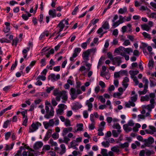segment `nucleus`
Segmentation results:
<instances>
[{
	"mask_svg": "<svg viewBox=\"0 0 156 156\" xmlns=\"http://www.w3.org/2000/svg\"><path fill=\"white\" fill-rule=\"evenodd\" d=\"M11 121V120H8L4 122V124L3 126V128H6L7 127L8 125L10 124V122Z\"/></svg>",
	"mask_w": 156,
	"mask_h": 156,
	"instance_id": "30",
	"label": "nucleus"
},
{
	"mask_svg": "<svg viewBox=\"0 0 156 156\" xmlns=\"http://www.w3.org/2000/svg\"><path fill=\"white\" fill-rule=\"evenodd\" d=\"M62 92H59L58 90L57 89H56L55 90L53 91V94L56 96L57 95H60L61 94Z\"/></svg>",
	"mask_w": 156,
	"mask_h": 156,
	"instance_id": "31",
	"label": "nucleus"
},
{
	"mask_svg": "<svg viewBox=\"0 0 156 156\" xmlns=\"http://www.w3.org/2000/svg\"><path fill=\"white\" fill-rule=\"evenodd\" d=\"M154 63V62L153 59L149 61L148 64V67L149 68H150V67L152 68L153 67V66Z\"/></svg>",
	"mask_w": 156,
	"mask_h": 156,
	"instance_id": "43",
	"label": "nucleus"
},
{
	"mask_svg": "<svg viewBox=\"0 0 156 156\" xmlns=\"http://www.w3.org/2000/svg\"><path fill=\"white\" fill-rule=\"evenodd\" d=\"M103 129L101 128H98V135L99 136H103L104 135V133L102 132Z\"/></svg>",
	"mask_w": 156,
	"mask_h": 156,
	"instance_id": "33",
	"label": "nucleus"
},
{
	"mask_svg": "<svg viewBox=\"0 0 156 156\" xmlns=\"http://www.w3.org/2000/svg\"><path fill=\"white\" fill-rule=\"evenodd\" d=\"M112 134L113 136L115 137H117L119 135V134L121 132H118V130L117 131L115 130H113L112 131Z\"/></svg>",
	"mask_w": 156,
	"mask_h": 156,
	"instance_id": "26",
	"label": "nucleus"
},
{
	"mask_svg": "<svg viewBox=\"0 0 156 156\" xmlns=\"http://www.w3.org/2000/svg\"><path fill=\"white\" fill-rule=\"evenodd\" d=\"M129 143L128 142H125L124 144H120V147L122 148L124 147H127L129 146Z\"/></svg>",
	"mask_w": 156,
	"mask_h": 156,
	"instance_id": "39",
	"label": "nucleus"
},
{
	"mask_svg": "<svg viewBox=\"0 0 156 156\" xmlns=\"http://www.w3.org/2000/svg\"><path fill=\"white\" fill-rule=\"evenodd\" d=\"M62 97V98L64 101H66L67 100L68 97L66 94V92L65 91L62 92L61 94L60 95Z\"/></svg>",
	"mask_w": 156,
	"mask_h": 156,
	"instance_id": "18",
	"label": "nucleus"
},
{
	"mask_svg": "<svg viewBox=\"0 0 156 156\" xmlns=\"http://www.w3.org/2000/svg\"><path fill=\"white\" fill-rule=\"evenodd\" d=\"M65 27V25L63 22V21H60L58 24L57 25V27H59L60 28H64Z\"/></svg>",
	"mask_w": 156,
	"mask_h": 156,
	"instance_id": "44",
	"label": "nucleus"
},
{
	"mask_svg": "<svg viewBox=\"0 0 156 156\" xmlns=\"http://www.w3.org/2000/svg\"><path fill=\"white\" fill-rule=\"evenodd\" d=\"M43 144L41 141H38L36 142L33 146L34 149L35 150H37L41 148L43 146Z\"/></svg>",
	"mask_w": 156,
	"mask_h": 156,
	"instance_id": "11",
	"label": "nucleus"
},
{
	"mask_svg": "<svg viewBox=\"0 0 156 156\" xmlns=\"http://www.w3.org/2000/svg\"><path fill=\"white\" fill-rule=\"evenodd\" d=\"M150 102L151 104L147 105V109L148 111L151 112V109L154 107L155 100L154 98H151Z\"/></svg>",
	"mask_w": 156,
	"mask_h": 156,
	"instance_id": "7",
	"label": "nucleus"
},
{
	"mask_svg": "<svg viewBox=\"0 0 156 156\" xmlns=\"http://www.w3.org/2000/svg\"><path fill=\"white\" fill-rule=\"evenodd\" d=\"M82 93V91L80 89H77L76 91V89L73 88H71L70 94L71 96L72 99L74 100L76 99L78 94Z\"/></svg>",
	"mask_w": 156,
	"mask_h": 156,
	"instance_id": "3",
	"label": "nucleus"
},
{
	"mask_svg": "<svg viewBox=\"0 0 156 156\" xmlns=\"http://www.w3.org/2000/svg\"><path fill=\"white\" fill-rule=\"evenodd\" d=\"M41 65V66H44L46 65V59L45 58H43L41 60L40 62Z\"/></svg>",
	"mask_w": 156,
	"mask_h": 156,
	"instance_id": "36",
	"label": "nucleus"
},
{
	"mask_svg": "<svg viewBox=\"0 0 156 156\" xmlns=\"http://www.w3.org/2000/svg\"><path fill=\"white\" fill-rule=\"evenodd\" d=\"M143 81L144 83V89L145 90H147V89L148 87V80L145 77H144L143 78Z\"/></svg>",
	"mask_w": 156,
	"mask_h": 156,
	"instance_id": "16",
	"label": "nucleus"
},
{
	"mask_svg": "<svg viewBox=\"0 0 156 156\" xmlns=\"http://www.w3.org/2000/svg\"><path fill=\"white\" fill-rule=\"evenodd\" d=\"M49 77L50 78L52 81H55L60 79V75L59 74H58L56 76H55L54 74L52 73L48 76V78L49 79Z\"/></svg>",
	"mask_w": 156,
	"mask_h": 156,
	"instance_id": "10",
	"label": "nucleus"
},
{
	"mask_svg": "<svg viewBox=\"0 0 156 156\" xmlns=\"http://www.w3.org/2000/svg\"><path fill=\"white\" fill-rule=\"evenodd\" d=\"M11 135V133L10 132H8L5 133V139L8 140Z\"/></svg>",
	"mask_w": 156,
	"mask_h": 156,
	"instance_id": "38",
	"label": "nucleus"
},
{
	"mask_svg": "<svg viewBox=\"0 0 156 156\" xmlns=\"http://www.w3.org/2000/svg\"><path fill=\"white\" fill-rule=\"evenodd\" d=\"M144 141L146 143V146L147 147H149L150 145L152 144L154 142V139L152 137L150 136L148 139L145 140Z\"/></svg>",
	"mask_w": 156,
	"mask_h": 156,
	"instance_id": "9",
	"label": "nucleus"
},
{
	"mask_svg": "<svg viewBox=\"0 0 156 156\" xmlns=\"http://www.w3.org/2000/svg\"><path fill=\"white\" fill-rule=\"evenodd\" d=\"M83 114L84 117L85 118H87L88 115V114L87 111H84L83 112Z\"/></svg>",
	"mask_w": 156,
	"mask_h": 156,
	"instance_id": "63",
	"label": "nucleus"
},
{
	"mask_svg": "<svg viewBox=\"0 0 156 156\" xmlns=\"http://www.w3.org/2000/svg\"><path fill=\"white\" fill-rule=\"evenodd\" d=\"M112 127L113 129H117L118 132H121V130L120 129L121 127L118 123H115Z\"/></svg>",
	"mask_w": 156,
	"mask_h": 156,
	"instance_id": "17",
	"label": "nucleus"
},
{
	"mask_svg": "<svg viewBox=\"0 0 156 156\" xmlns=\"http://www.w3.org/2000/svg\"><path fill=\"white\" fill-rule=\"evenodd\" d=\"M83 124L82 123H79L78 124L77 126L78 127L77 129V131H82L83 130Z\"/></svg>",
	"mask_w": 156,
	"mask_h": 156,
	"instance_id": "40",
	"label": "nucleus"
},
{
	"mask_svg": "<svg viewBox=\"0 0 156 156\" xmlns=\"http://www.w3.org/2000/svg\"><path fill=\"white\" fill-rule=\"evenodd\" d=\"M118 32L117 29H115L113 30L112 34L115 37H117L118 35Z\"/></svg>",
	"mask_w": 156,
	"mask_h": 156,
	"instance_id": "64",
	"label": "nucleus"
},
{
	"mask_svg": "<svg viewBox=\"0 0 156 156\" xmlns=\"http://www.w3.org/2000/svg\"><path fill=\"white\" fill-rule=\"evenodd\" d=\"M112 135V133L110 131H108L105 135V137L104 138L105 140H106L105 137H110Z\"/></svg>",
	"mask_w": 156,
	"mask_h": 156,
	"instance_id": "56",
	"label": "nucleus"
},
{
	"mask_svg": "<svg viewBox=\"0 0 156 156\" xmlns=\"http://www.w3.org/2000/svg\"><path fill=\"white\" fill-rule=\"evenodd\" d=\"M113 23L112 24V26L113 27H117L120 24H121L120 22H119V20L115 22L114 21V22H113Z\"/></svg>",
	"mask_w": 156,
	"mask_h": 156,
	"instance_id": "42",
	"label": "nucleus"
},
{
	"mask_svg": "<svg viewBox=\"0 0 156 156\" xmlns=\"http://www.w3.org/2000/svg\"><path fill=\"white\" fill-rule=\"evenodd\" d=\"M121 59V58L119 56H116L112 60L113 62V64H115V63H117V65L118 66H119L122 63Z\"/></svg>",
	"mask_w": 156,
	"mask_h": 156,
	"instance_id": "8",
	"label": "nucleus"
},
{
	"mask_svg": "<svg viewBox=\"0 0 156 156\" xmlns=\"http://www.w3.org/2000/svg\"><path fill=\"white\" fill-rule=\"evenodd\" d=\"M127 8L126 7H124L123 8H120L118 11V13L119 14H123L127 12Z\"/></svg>",
	"mask_w": 156,
	"mask_h": 156,
	"instance_id": "21",
	"label": "nucleus"
},
{
	"mask_svg": "<svg viewBox=\"0 0 156 156\" xmlns=\"http://www.w3.org/2000/svg\"><path fill=\"white\" fill-rule=\"evenodd\" d=\"M125 49V51L128 54H129L130 52H133V50L131 48H127Z\"/></svg>",
	"mask_w": 156,
	"mask_h": 156,
	"instance_id": "54",
	"label": "nucleus"
},
{
	"mask_svg": "<svg viewBox=\"0 0 156 156\" xmlns=\"http://www.w3.org/2000/svg\"><path fill=\"white\" fill-rule=\"evenodd\" d=\"M52 131L51 129H49L47 132L45 136L44 137V140L47 141L48 140L49 138L51 137V134Z\"/></svg>",
	"mask_w": 156,
	"mask_h": 156,
	"instance_id": "14",
	"label": "nucleus"
},
{
	"mask_svg": "<svg viewBox=\"0 0 156 156\" xmlns=\"http://www.w3.org/2000/svg\"><path fill=\"white\" fill-rule=\"evenodd\" d=\"M49 14L51 16L52 18L56 17V10L55 9L49 10Z\"/></svg>",
	"mask_w": 156,
	"mask_h": 156,
	"instance_id": "19",
	"label": "nucleus"
},
{
	"mask_svg": "<svg viewBox=\"0 0 156 156\" xmlns=\"http://www.w3.org/2000/svg\"><path fill=\"white\" fill-rule=\"evenodd\" d=\"M17 62L16 60L15 62V63L12 64V65L11 68L10 70H13L17 66Z\"/></svg>",
	"mask_w": 156,
	"mask_h": 156,
	"instance_id": "48",
	"label": "nucleus"
},
{
	"mask_svg": "<svg viewBox=\"0 0 156 156\" xmlns=\"http://www.w3.org/2000/svg\"><path fill=\"white\" fill-rule=\"evenodd\" d=\"M64 136V143H65L66 144H68V142L70 140V139L68 137L66 136Z\"/></svg>",
	"mask_w": 156,
	"mask_h": 156,
	"instance_id": "37",
	"label": "nucleus"
},
{
	"mask_svg": "<svg viewBox=\"0 0 156 156\" xmlns=\"http://www.w3.org/2000/svg\"><path fill=\"white\" fill-rule=\"evenodd\" d=\"M130 42L128 40H125L123 43V45L126 46L130 44Z\"/></svg>",
	"mask_w": 156,
	"mask_h": 156,
	"instance_id": "61",
	"label": "nucleus"
},
{
	"mask_svg": "<svg viewBox=\"0 0 156 156\" xmlns=\"http://www.w3.org/2000/svg\"><path fill=\"white\" fill-rule=\"evenodd\" d=\"M81 51V49L80 48H75L72 56L70 58V60L71 61H74V58L78 56V54L80 53Z\"/></svg>",
	"mask_w": 156,
	"mask_h": 156,
	"instance_id": "6",
	"label": "nucleus"
},
{
	"mask_svg": "<svg viewBox=\"0 0 156 156\" xmlns=\"http://www.w3.org/2000/svg\"><path fill=\"white\" fill-rule=\"evenodd\" d=\"M147 91V90H145L144 89L143 91H139L138 92L140 95H144L145 94Z\"/></svg>",
	"mask_w": 156,
	"mask_h": 156,
	"instance_id": "52",
	"label": "nucleus"
},
{
	"mask_svg": "<svg viewBox=\"0 0 156 156\" xmlns=\"http://www.w3.org/2000/svg\"><path fill=\"white\" fill-rule=\"evenodd\" d=\"M51 136L54 139H57L58 138V134H57L56 133H54L52 134Z\"/></svg>",
	"mask_w": 156,
	"mask_h": 156,
	"instance_id": "60",
	"label": "nucleus"
},
{
	"mask_svg": "<svg viewBox=\"0 0 156 156\" xmlns=\"http://www.w3.org/2000/svg\"><path fill=\"white\" fill-rule=\"evenodd\" d=\"M27 110H25L24 111L21 112V113L22 114L23 118H25L26 117H27V116L26 115V114H27Z\"/></svg>",
	"mask_w": 156,
	"mask_h": 156,
	"instance_id": "45",
	"label": "nucleus"
},
{
	"mask_svg": "<svg viewBox=\"0 0 156 156\" xmlns=\"http://www.w3.org/2000/svg\"><path fill=\"white\" fill-rule=\"evenodd\" d=\"M101 144L102 145L105 147H108L109 146V142L108 141H107L106 142H103Z\"/></svg>",
	"mask_w": 156,
	"mask_h": 156,
	"instance_id": "35",
	"label": "nucleus"
},
{
	"mask_svg": "<svg viewBox=\"0 0 156 156\" xmlns=\"http://www.w3.org/2000/svg\"><path fill=\"white\" fill-rule=\"evenodd\" d=\"M30 47H27L26 49H24L22 51L23 54H27V52L30 50Z\"/></svg>",
	"mask_w": 156,
	"mask_h": 156,
	"instance_id": "41",
	"label": "nucleus"
},
{
	"mask_svg": "<svg viewBox=\"0 0 156 156\" xmlns=\"http://www.w3.org/2000/svg\"><path fill=\"white\" fill-rule=\"evenodd\" d=\"M102 27L105 30L109 29V25L108 21H105L102 26Z\"/></svg>",
	"mask_w": 156,
	"mask_h": 156,
	"instance_id": "22",
	"label": "nucleus"
},
{
	"mask_svg": "<svg viewBox=\"0 0 156 156\" xmlns=\"http://www.w3.org/2000/svg\"><path fill=\"white\" fill-rule=\"evenodd\" d=\"M95 123H91V124L89 125V129L92 130L94 129L95 128L94 126Z\"/></svg>",
	"mask_w": 156,
	"mask_h": 156,
	"instance_id": "53",
	"label": "nucleus"
},
{
	"mask_svg": "<svg viewBox=\"0 0 156 156\" xmlns=\"http://www.w3.org/2000/svg\"><path fill=\"white\" fill-rule=\"evenodd\" d=\"M120 74H124L125 75L128 76V74L127 73V72L126 70H122L119 72Z\"/></svg>",
	"mask_w": 156,
	"mask_h": 156,
	"instance_id": "57",
	"label": "nucleus"
},
{
	"mask_svg": "<svg viewBox=\"0 0 156 156\" xmlns=\"http://www.w3.org/2000/svg\"><path fill=\"white\" fill-rule=\"evenodd\" d=\"M101 153L103 156H108V154L107 153V150L106 149H102Z\"/></svg>",
	"mask_w": 156,
	"mask_h": 156,
	"instance_id": "27",
	"label": "nucleus"
},
{
	"mask_svg": "<svg viewBox=\"0 0 156 156\" xmlns=\"http://www.w3.org/2000/svg\"><path fill=\"white\" fill-rule=\"evenodd\" d=\"M86 104L88 107V110L90 111L93 107L92 104L90 103L88 100H87L86 102Z\"/></svg>",
	"mask_w": 156,
	"mask_h": 156,
	"instance_id": "20",
	"label": "nucleus"
},
{
	"mask_svg": "<svg viewBox=\"0 0 156 156\" xmlns=\"http://www.w3.org/2000/svg\"><path fill=\"white\" fill-rule=\"evenodd\" d=\"M31 14L30 13H28L27 15L26 14H23L22 17L25 20H27L28 19L29 17H30Z\"/></svg>",
	"mask_w": 156,
	"mask_h": 156,
	"instance_id": "23",
	"label": "nucleus"
},
{
	"mask_svg": "<svg viewBox=\"0 0 156 156\" xmlns=\"http://www.w3.org/2000/svg\"><path fill=\"white\" fill-rule=\"evenodd\" d=\"M99 99L100 100L101 102L103 103H104L105 102V99L103 98L102 96H99Z\"/></svg>",
	"mask_w": 156,
	"mask_h": 156,
	"instance_id": "59",
	"label": "nucleus"
},
{
	"mask_svg": "<svg viewBox=\"0 0 156 156\" xmlns=\"http://www.w3.org/2000/svg\"><path fill=\"white\" fill-rule=\"evenodd\" d=\"M111 150L114 152L117 153H118L119 151V150L116 147H112L111 149Z\"/></svg>",
	"mask_w": 156,
	"mask_h": 156,
	"instance_id": "49",
	"label": "nucleus"
},
{
	"mask_svg": "<svg viewBox=\"0 0 156 156\" xmlns=\"http://www.w3.org/2000/svg\"><path fill=\"white\" fill-rule=\"evenodd\" d=\"M138 95L137 94H135L134 96L130 98V99L129 101V103H126L125 106L128 108L130 106L134 107L135 105L134 102H136L137 99Z\"/></svg>",
	"mask_w": 156,
	"mask_h": 156,
	"instance_id": "2",
	"label": "nucleus"
},
{
	"mask_svg": "<svg viewBox=\"0 0 156 156\" xmlns=\"http://www.w3.org/2000/svg\"><path fill=\"white\" fill-rule=\"evenodd\" d=\"M106 123L105 121H102L101 122L100 124L99 125L98 128H101L103 129H104V127Z\"/></svg>",
	"mask_w": 156,
	"mask_h": 156,
	"instance_id": "32",
	"label": "nucleus"
},
{
	"mask_svg": "<svg viewBox=\"0 0 156 156\" xmlns=\"http://www.w3.org/2000/svg\"><path fill=\"white\" fill-rule=\"evenodd\" d=\"M149 97L148 95H146L144 97H141L140 100L141 101H148L149 100Z\"/></svg>",
	"mask_w": 156,
	"mask_h": 156,
	"instance_id": "24",
	"label": "nucleus"
},
{
	"mask_svg": "<svg viewBox=\"0 0 156 156\" xmlns=\"http://www.w3.org/2000/svg\"><path fill=\"white\" fill-rule=\"evenodd\" d=\"M125 19L124 17H123L122 16L120 15L119 16V19L118 20L121 23H122L124 22Z\"/></svg>",
	"mask_w": 156,
	"mask_h": 156,
	"instance_id": "50",
	"label": "nucleus"
},
{
	"mask_svg": "<svg viewBox=\"0 0 156 156\" xmlns=\"http://www.w3.org/2000/svg\"><path fill=\"white\" fill-rule=\"evenodd\" d=\"M99 84L102 88L105 87V83L102 81H99Z\"/></svg>",
	"mask_w": 156,
	"mask_h": 156,
	"instance_id": "62",
	"label": "nucleus"
},
{
	"mask_svg": "<svg viewBox=\"0 0 156 156\" xmlns=\"http://www.w3.org/2000/svg\"><path fill=\"white\" fill-rule=\"evenodd\" d=\"M18 41V38L16 37L15 39H14L12 40V45H13L14 44H15V45L16 46L17 44Z\"/></svg>",
	"mask_w": 156,
	"mask_h": 156,
	"instance_id": "55",
	"label": "nucleus"
},
{
	"mask_svg": "<svg viewBox=\"0 0 156 156\" xmlns=\"http://www.w3.org/2000/svg\"><path fill=\"white\" fill-rule=\"evenodd\" d=\"M41 125V124L39 122H37L35 123H33L29 129V132L32 133L38 129L39 126Z\"/></svg>",
	"mask_w": 156,
	"mask_h": 156,
	"instance_id": "5",
	"label": "nucleus"
},
{
	"mask_svg": "<svg viewBox=\"0 0 156 156\" xmlns=\"http://www.w3.org/2000/svg\"><path fill=\"white\" fill-rule=\"evenodd\" d=\"M122 93L119 92L115 93L113 94V97L115 98H118L119 97L121 96Z\"/></svg>",
	"mask_w": 156,
	"mask_h": 156,
	"instance_id": "47",
	"label": "nucleus"
},
{
	"mask_svg": "<svg viewBox=\"0 0 156 156\" xmlns=\"http://www.w3.org/2000/svg\"><path fill=\"white\" fill-rule=\"evenodd\" d=\"M89 55V50H87L86 51L83 52L82 54L83 59L84 60H88Z\"/></svg>",
	"mask_w": 156,
	"mask_h": 156,
	"instance_id": "13",
	"label": "nucleus"
},
{
	"mask_svg": "<svg viewBox=\"0 0 156 156\" xmlns=\"http://www.w3.org/2000/svg\"><path fill=\"white\" fill-rule=\"evenodd\" d=\"M134 125V123L132 120H130L128 122L127 124H124L123 126V129L126 132L128 133L132 130L131 127H129V126H133Z\"/></svg>",
	"mask_w": 156,
	"mask_h": 156,
	"instance_id": "4",
	"label": "nucleus"
},
{
	"mask_svg": "<svg viewBox=\"0 0 156 156\" xmlns=\"http://www.w3.org/2000/svg\"><path fill=\"white\" fill-rule=\"evenodd\" d=\"M50 110L49 111V108L48 106H45V109L46 114L44 115V117L47 119H49L51 117L54 115V108L52 106H50Z\"/></svg>",
	"mask_w": 156,
	"mask_h": 156,
	"instance_id": "1",
	"label": "nucleus"
},
{
	"mask_svg": "<svg viewBox=\"0 0 156 156\" xmlns=\"http://www.w3.org/2000/svg\"><path fill=\"white\" fill-rule=\"evenodd\" d=\"M129 73L131 75V77L132 78H133L135 77L134 76L135 75H136L139 73V71L137 70L135 71L130 70L129 71Z\"/></svg>",
	"mask_w": 156,
	"mask_h": 156,
	"instance_id": "15",
	"label": "nucleus"
},
{
	"mask_svg": "<svg viewBox=\"0 0 156 156\" xmlns=\"http://www.w3.org/2000/svg\"><path fill=\"white\" fill-rule=\"evenodd\" d=\"M142 34L145 38H147L149 39H151L150 35L146 32H143L142 33Z\"/></svg>",
	"mask_w": 156,
	"mask_h": 156,
	"instance_id": "28",
	"label": "nucleus"
},
{
	"mask_svg": "<svg viewBox=\"0 0 156 156\" xmlns=\"http://www.w3.org/2000/svg\"><path fill=\"white\" fill-rule=\"evenodd\" d=\"M65 125L66 127L71 126L70 121L69 119H66L65 122Z\"/></svg>",
	"mask_w": 156,
	"mask_h": 156,
	"instance_id": "46",
	"label": "nucleus"
},
{
	"mask_svg": "<svg viewBox=\"0 0 156 156\" xmlns=\"http://www.w3.org/2000/svg\"><path fill=\"white\" fill-rule=\"evenodd\" d=\"M73 128L72 127H69L67 128H65L63 129L62 133V135L63 136H66L69 132L72 131Z\"/></svg>",
	"mask_w": 156,
	"mask_h": 156,
	"instance_id": "12",
	"label": "nucleus"
},
{
	"mask_svg": "<svg viewBox=\"0 0 156 156\" xmlns=\"http://www.w3.org/2000/svg\"><path fill=\"white\" fill-rule=\"evenodd\" d=\"M54 89V87H46V92L48 93L49 94L50 93L51 91Z\"/></svg>",
	"mask_w": 156,
	"mask_h": 156,
	"instance_id": "34",
	"label": "nucleus"
},
{
	"mask_svg": "<svg viewBox=\"0 0 156 156\" xmlns=\"http://www.w3.org/2000/svg\"><path fill=\"white\" fill-rule=\"evenodd\" d=\"M147 150V151L145 152V154L147 156H150L151 154H153L155 153L153 151H150Z\"/></svg>",
	"mask_w": 156,
	"mask_h": 156,
	"instance_id": "29",
	"label": "nucleus"
},
{
	"mask_svg": "<svg viewBox=\"0 0 156 156\" xmlns=\"http://www.w3.org/2000/svg\"><path fill=\"white\" fill-rule=\"evenodd\" d=\"M78 6L79 5L76 7L74 9L73 11L72 12V14L73 15H75L76 14V12H77V11H78V9H79V8L78 7Z\"/></svg>",
	"mask_w": 156,
	"mask_h": 156,
	"instance_id": "51",
	"label": "nucleus"
},
{
	"mask_svg": "<svg viewBox=\"0 0 156 156\" xmlns=\"http://www.w3.org/2000/svg\"><path fill=\"white\" fill-rule=\"evenodd\" d=\"M141 26L142 28L144 30L148 31L150 30V27L146 24L142 25Z\"/></svg>",
	"mask_w": 156,
	"mask_h": 156,
	"instance_id": "25",
	"label": "nucleus"
},
{
	"mask_svg": "<svg viewBox=\"0 0 156 156\" xmlns=\"http://www.w3.org/2000/svg\"><path fill=\"white\" fill-rule=\"evenodd\" d=\"M0 42L1 43H3L4 42L9 43V41L6 39L2 38L0 39Z\"/></svg>",
	"mask_w": 156,
	"mask_h": 156,
	"instance_id": "58",
	"label": "nucleus"
}]
</instances>
